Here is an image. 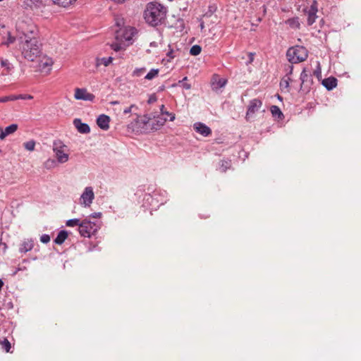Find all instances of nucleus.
<instances>
[{"label": "nucleus", "instance_id": "54", "mask_svg": "<svg viewBox=\"0 0 361 361\" xmlns=\"http://www.w3.org/2000/svg\"><path fill=\"white\" fill-rule=\"evenodd\" d=\"M200 27H201V29H203V28H204V24H203V23H202L200 24Z\"/></svg>", "mask_w": 361, "mask_h": 361}, {"label": "nucleus", "instance_id": "32", "mask_svg": "<svg viewBox=\"0 0 361 361\" xmlns=\"http://www.w3.org/2000/svg\"><path fill=\"white\" fill-rule=\"evenodd\" d=\"M202 51V48L200 45H197V44H195V45H193L190 49V54L192 55V56H197L200 54Z\"/></svg>", "mask_w": 361, "mask_h": 361}, {"label": "nucleus", "instance_id": "31", "mask_svg": "<svg viewBox=\"0 0 361 361\" xmlns=\"http://www.w3.org/2000/svg\"><path fill=\"white\" fill-rule=\"evenodd\" d=\"M0 344L1 345L2 348L6 350V352H7V353L10 352L11 345L7 338H4L3 340H0Z\"/></svg>", "mask_w": 361, "mask_h": 361}, {"label": "nucleus", "instance_id": "45", "mask_svg": "<svg viewBox=\"0 0 361 361\" xmlns=\"http://www.w3.org/2000/svg\"><path fill=\"white\" fill-rule=\"evenodd\" d=\"M102 216V213L101 212H94V213H92V214H90V217H92V218H100Z\"/></svg>", "mask_w": 361, "mask_h": 361}, {"label": "nucleus", "instance_id": "5", "mask_svg": "<svg viewBox=\"0 0 361 361\" xmlns=\"http://www.w3.org/2000/svg\"><path fill=\"white\" fill-rule=\"evenodd\" d=\"M137 34V30L134 27H125L117 32L116 39L121 42H127V45L132 44L135 40L134 37Z\"/></svg>", "mask_w": 361, "mask_h": 361}, {"label": "nucleus", "instance_id": "1", "mask_svg": "<svg viewBox=\"0 0 361 361\" xmlns=\"http://www.w3.org/2000/svg\"><path fill=\"white\" fill-rule=\"evenodd\" d=\"M33 34L34 30L30 29L23 31V35L19 37L22 54L30 61H34L41 53V44Z\"/></svg>", "mask_w": 361, "mask_h": 361}, {"label": "nucleus", "instance_id": "18", "mask_svg": "<svg viewBox=\"0 0 361 361\" xmlns=\"http://www.w3.org/2000/svg\"><path fill=\"white\" fill-rule=\"evenodd\" d=\"M322 85L328 90H331L337 85V80L334 77L325 78L322 81Z\"/></svg>", "mask_w": 361, "mask_h": 361}, {"label": "nucleus", "instance_id": "25", "mask_svg": "<svg viewBox=\"0 0 361 361\" xmlns=\"http://www.w3.org/2000/svg\"><path fill=\"white\" fill-rule=\"evenodd\" d=\"M81 222L82 221L79 219H71L66 221V226L68 227L78 226V228H80Z\"/></svg>", "mask_w": 361, "mask_h": 361}, {"label": "nucleus", "instance_id": "55", "mask_svg": "<svg viewBox=\"0 0 361 361\" xmlns=\"http://www.w3.org/2000/svg\"><path fill=\"white\" fill-rule=\"evenodd\" d=\"M20 270H22V269H21V268H18V269H17V271H15L14 274H16L17 273V271H20Z\"/></svg>", "mask_w": 361, "mask_h": 361}, {"label": "nucleus", "instance_id": "38", "mask_svg": "<svg viewBox=\"0 0 361 361\" xmlns=\"http://www.w3.org/2000/svg\"><path fill=\"white\" fill-rule=\"evenodd\" d=\"M188 80L187 77L183 78V80H179L178 83L182 84V87L185 90H190L191 88V85L189 83L185 82V81Z\"/></svg>", "mask_w": 361, "mask_h": 361}, {"label": "nucleus", "instance_id": "28", "mask_svg": "<svg viewBox=\"0 0 361 361\" xmlns=\"http://www.w3.org/2000/svg\"><path fill=\"white\" fill-rule=\"evenodd\" d=\"M35 144H36L35 141L33 140H31L24 142L23 146L25 149H27L30 152H32L35 150Z\"/></svg>", "mask_w": 361, "mask_h": 361}, {"label": "nucleus", "instance_id": "19", "mask_svg": "<svg viewBox=\"0 0 361 361\" xmlns=\"http://www.w3.org/2000/svg\"><path fill=\"white\" fill-rule=\"evenodd\" d=\"M34 247V243L32 240H26L23 241L19 248V251L21 253H25L30 251Z\"/></svg>", "mask_w": 361, "mask_h": 361}, {"label": "nucleus", "instance_id": "46", "mask_svg": "<svg viewBox=\"0 0 361 361\" xmlns=\"http://www.w3.org/2000/svg\"><path fill=\"white\" fill-rule=\"evenodd\" d=\"M167 56H169L170 59H173L175 57V55L173 54V50H170L167 53Z\"/></svg>", "mask_w": 361, "mask_h": 361}, {"label": "nucleus", "instance_id": "39", "mask_svg": "<svg viewBox=\"0 0 361 361\" xmlns=\"http://www.w3.org/2000/svg\"><path fill=\"white\" fill-rule=\"evenodd\" d=\"M111 49L113 50H114L115 51H118L123 49V47L122 44L115 42L111 44Z\"/></svg>", "mask_w": 361, "mask_h": 361}, {"label": "nucleus", "instance_id": "11", "mask_svg": "<svg viewBox=\"0 0 361 361\" xmlns=\"http://www.w3.org/2000/svg\"><path fill=\"white\" fill-rule=\"evenodd\" d=\"M194 130L204 137H208L212 134V130L204 123L197 122L193 125Z\"/></svg>", "mask_w": 361, "mask_h": 361}, {"label": "nucleus", "instance_id": "34", "mask_svg": "<svg viewBox=\"0 0 361 361\" xmlns=\"http://www.w3.org/2000/svg\"><path fill=\"white\" fill-rule=\"evenodd\" d=\"M146 71L145 68H137L133 72V75L135 77L141 76Z\"/></svg>", "mask_w": 361, "mask_h": 361}, {"label": "nucleus", "instance_id": "27", "mask_svg": "<svg viewBox=\"0 0 361 361\" xmlns=\"http://www.w3.org/2000/svg\"><path fill=\"white\" fill-rule=\"evenodd\" d=\"M19 98H23L21 95H9L0 97V102H7L9 101H14L19 99Z\"/></svg>", "mask_w": 361, "mask_h": 361}, {"label": "nucleus", "instance_id": "43", "mask_svg": "<svg viewBox=\"0 0 361 361\" xmlns=\"http://www.w3.org/2000/svg\"><path fill=\"white\" fill-rule=\"evenodd\" d=\"M254 56L255 54L253 53L250 52L248 54V61H247V64L252 63V61H254Z\"/></svg>", "mask_w": 361, "mask_h": 361}, {"label": "nucleus", "instance_id": "53", "mask_svg": "<svg viewBox=\"0 0 361 361\" xmlns=\"http://www.w3.org/2000/svg\"><path fill=\"white\" fill-rule=\"evenodd\" d=\"M111 104H118V102H117V101H116V102H111Z\"/></svg>", "mask_w": 361, "mask_h": 361}, {"label": "nucleus", "instance_id": "10", "mask_svg": "<svg viewBox=\"0 0 361 361\" xmlns=\"http://www.w3.org/2000/svg\"><path fill=\"white\" fill-rule=\"evenodd\" d=\"M158 195L159 192L157 191H154L153 192V195L146 194L143 199L145 204H147L149 207H151L152 209L159 207L160 204H164V201L161 200V202L159 203V200H157Z\"/></svg>", "mask_w": 361, "mask_h": 361}, {"label": "nucleus", "instance_id": "17", "mask_svg": "<svg viewBox=\"0 0 361 361\" xmlns=\"http://www.w3.org/2000/svg\"><path fill=\"white\" fill-rule=\"evenodd\" d=\"M227 82V80L224 78H220L217 76L214 77L212 80V87L213 90H218L224 87Z\"/></svg>", "mask_w": 361, "mask_h": 361}, {"label": "nucleus", "instance_id": "22", "mask_svg": "<svg viewBox=\"0 0 361 361\" xmlns=\"http://www.w3.org/2000/svg\"><path fill=\"white\" fill-rule=\"evenodd\" d=\"M271 113L272 116L279 119H281L283 117V114L279 106L273 105L271 106Z\"/></svg>", "mask_w": 361, "mask_h": 361}, {"label": "nucleus", "instance_id": "21", "mask_svg": "<svg viewBox=\"0 0 361 361\" xmlns=\"http://www.w3.org/2000/svg\"><path fill=\"white\" fill-rule=\"evenodd\" d=\"M53 65V61L50 58L44 59V60H42L40 61L39 64V67L42 71H49L51 69V67Z\"/></svg>", "mask_w": 361, "mask_h": 361}, {"label": "nucleus", "instance_id": "33", "mask_svg": "<svg viewBox=\"0 0 361 361\" xmlns=\"http://www.w3.org/2000/svg\"><path fill=\"white\" fill-rule=\"evenodd\" d=\"M231 167V161L230 160H223L221 161V164L220 166V170L222 172H225L228 169Z\"/></svg>", "mask_w": 361, "mask_h": 361}, {"label": "nucleus", "instance_id": "13", "mask_svg": "<svg viewBox=\"0 0 361 361\" xmlns=\"http://www.w3.org/2000/svg\"><path fill=\"white\" fill-rule=\"evenodd\" d=\"M109 116L105 114H101L97 119V126L102 130H106L109 128Z\"/></svg>", "mask_w": 361, "mask_h": 361}, {"label": "nucleus", "instance_id": "37", "mask_svg": "<svg viewBox=\"0 0 361 361\" xmlns=\"http://www.w3.org/2000/svg\"><path fill=\"white\" fill-rule=\"evenodd\" d=\"M167 121V118H162L161 116H157L156 118H155V122H156V124L158 126H163L165 123Z\"/></svg>", "mask_w": 361, "mask_h": 361}, {"label": "nucleus", "instance_id": "52", "mask_svg": "<svg viewBox=\"0 0 361 361\" xmlns=\"http://www.w3.org/2000/svg\"><path fill=\"white\" fill-rule=\"evenodd\" d=\"M314 73L317 74V75L320 74V70H319L318 71H315Z\"/></svg>", "mask_w": 361, "mask_h": 361}, {"label": "nucleus", "instance_id": "9", "mask_svg": "<svg viewBox=\"0 0 361 361\" xmlns=\"http://www.w3.org/2000/svg\"><path fill=\"white\" fill-rule=\"evenodd\" d=\"M74 97L77 100L92 102L94 99L95 96L93 94L88 92L85 88H76L75 90Z\"/></svg>", "mask_w": 361, "mask_h": 361}, {"label": "nucleus", "instance_id": "56", "mask_svg": "<svg viewBox=\"0 0 361 361\" xmlns=\"http://www.w3.org/2000/svg\"><path fill=\"white\" fill-rule=\"evenodd\" d=\"M278 99L282 100V97L280 95H278Z\"/></svg>", "mask_w": 361, "mask_h": 361}, {"label": "nucleus", "instance_id": "50", "mask_svg": "<svg viewBox=\"0 0 361 361\" xmlns=\"http://www.w3.org/2000/svg\"><path fill=\"white\" fill-rule=\"evenodd\" d=\"M113 1L116 3H118V4H122V3L125 2L126 0H113Z\"/></svg>", "mask_w": 361, "mask_h": 361}, {"label": "nucleus", "instance_id": "12", "mask_svg": "<svg viewBox=\"0 0 361 361\" xmlns=\"http://www.w3.org/2000/svg\"><path fill=\"white\" fill-rule=\"evenodd\" d=\"M73 124L78 131L80 133L87 134L90 132V128L88 124L82 123L80 118H75L73 121Z\"/></svg>", "mask_w": 361, "mask_h": 361}, {"label": "nucleus", "instance_id": "2", "mask_svg": "<svg viewBox=\"0 0 361 361\" xmlns=\"http://www.w3.org/2000/svg\"><path fill=\"white\" fill-rule=\"evenodd\" d=\"M166 13V6L157 2H150L145 9L144 18L147 24L155 27L164 22Z\"/></svg>", "mask_w": 361, "mask_h": 361}, {"label": "nucleus", "instance_id": "49", "mask_svg": "<svg viewBox=\"0 0 361 361\" xmlns=\"http://www.w3.org/2000/svg\"><path fill=\"white\" fill-rule=\"evenodd\" d=\"M156 100V98L155 97H150L148 102L149 103H152V102H154V101Z\"/></svg>", "mask_w": 361, "mask_h": 361}, {"label": "nucleus", "instance_id": "30", "mask_svg": "<svg viewBox=\"0 0 361 361\" xmlns=\"http://www.w3.org/2000/svg\"><path fill=\"white\" fill-rule=\"evenodd\" d=\"M57 160H54L53 159H48L44 164V167L47 169H51L54 168L56 166Z\"/></svg>", "mask_w": 361, "mask_h": 361}, {"label": "nucleus", "instance_id": "44", "mask_svg": "<svg viewBox=\"0 0 361 361\" xmlns=\"http://www.w3.org/2000/svg\"><path fill=\"white\" fill-rule=\"evenodd\" d=\"M160 112L161 115H166L169 114V112L165 110V106L164 104L160 106Z\"/></svg>", "mask_w": 361, "mask_h": 361}, {"label": "nucleus", "instance_id": "48", "mask_svg": "<svg viewBox=\"0 0 361 361\" xmlns=\"http://www.w3.org/2000/svg\"><path fill=\"white\" fill-rule=\"evenodd\" d=\"M23 98V99H32V96L31 95H27V96H23L22 94H20Z\"/></svg>", "mask_w": 361, "mask_h": 361}, {"label": "nucleus", "instance_id": "3", "mask_svg": "<svg viewBox=\"0 0 361 361\" xmlns=\"http://www.w3.org/2000/svg\"><path fill=\"white\" fill-rule=\"evenodd\" d=\"M307 49L302 46L290 47L286 52L287 59L291 63L304 61L307 58Z\"/></svg>", "mask_w": 361, "mask_h": 361}, {"label": "nucleus", "instance_id": "8", "mask_svg": "<svg viewBox=\"0 0 361 361\" xmlns=\"http://www.w3.org/2000/svg\"><path fill=\"white\" fill-rule=\"evenodd\" d=\"M262 106V102L258 99H253L250 101L247 110L246 112L245 118L247 121L257 112Z\"/></svg>", "mask_w": 361, "mask_h": 361}, {"label": "nucleus", "instance_id": "40", "mask_svg": "<svg viewBox=\"0 0 361 361\" xmlns=\"http://www.w3.org/2000/svg\"><path fill=\"white\" fill-rule=\"evenodd\" d=\"M289 80L290 78H287V79H283L281 82H280V87L283 89V88H288V86H289Z\"/></svg>", "mask_w": 361, "mask_h": 361}, {"label": "nucleus", "instance_id": "4", "mask_svg": "<svg viewBox=\"0 0 361 361\" xmlns=\"http://www.w3.org/2000/svg\"><path fill=\"white\" fill-rule=\"evenodd\" d=\"M53 152H54L57 162L64 164L69 159L68 147L61 140H54L53 142Z\"/></svg>", "mask_w": 361, "mask_h": 361}, {"label": "nucleus", "instance_id": "41", "mask_svg": "<svg viewBox=\"0 0 361 361\" xmlns=\"http://www.w3.org/2000/svg\"><path fill=\"white\" fill-rule=\"evenodd\" d=\"M40 240L43 243H47L50 241V236L48 234H43L40 237Z\"/></svg>", "mask_w": 361, "mask_h": 361}, {"label": "nucleus", "instance_id": "20", "mask_svg": "<svg viewBox=\"0 0 361 361\" xmlns=\"http://www.w3.org/2000/svg\"><path fill=\"white\" fill-rule=\"evenodd\" d=\"M68 238V232L66 231H60L56 238L54 239V243L57 245H61L64 243L66 239Z\"/></svg>", "mask_w": 361, "mask_h": 361}, {"label": "nucleus", "instance_id": "23", "mask_svg": "<svg viewBox=\"0 0 361 361\" xmlns=\"http://www.w3.org/2000/svg\"><path fill=\"white\" fill-rule=\"evenodd\" d=\"M1 67L4 68L6 71V75L9 74L11 71L13 69V65L9 62L8 59H1Z\"/></svg>", "mask_w": 361, "mask_h": 361}, {"label": "nucleus", "instance_id": "7", "mask_svg": "<svg viewBox=\"0 0 361 361\" xmlns=\"http://www.w3.org/2000/svg\"><path fill=\"white\" fill-rule=\"evenodd\" d=\"M94 199V193L91 186H87L80 197V204L84 207H89Z\"/></svg>", "mask_w": 361, "mask_h": 361}, {"label": "nucleus", "instance_id": "14", "mask_svg": "<svg viewBox=\"0 0 361 361\" xmlns=\"http://www.w3.org/2000/svg\"><path fill=\"white\" fill-rule=\"evenodd\" d=\"M317 8L316 5V2H314L312 5H311L309 11L307 12V24L309 25H312L316 20L317 18Z\"/></svg>", "mask_w": 361, "mask_h": 361}, {"label": "nucleus", "instance_id": "42", "mask_svg": "<svg viewBox=\"0 0 361 361\" xmlns=\"http://www.w3.org/2000/svg\"><path fill=\"white\" fill-rule=\"evenodd\" d=\"M133 108H136L137 109V106L135 104L130 105L129 107L126 108L123 110V114H128L130 113Z\"/></svg>", "mask_w": 361, "mask_h": 361}, {"label": "nucleus", "instance_id": "51", "mask_svg": "<svg viewBox=\"0 0 361 361\" xmlns=\"http://www.w3.org/2000/svg\"><path fill=\"white\" fill-rule=\"evenodd\" d=\"M292 71H293V66H290V71L288 72V74H291L292 73Z\"/></svg>", "mask_w": 361, "mask_h": 361}, {"label": "nucleus", "instance_id": "47", "mask_svg": "<svg viewBox=\"0 0 361 361\" xmlns=\"http://www.w3.org/2000/svg\"><path fill=\"white\" fill-rule=\"evenodd\" d=\"M167 116H169L170 121H173L176 118L175 114L173 113L169 112V114H167Z\"/></svg>", "mask_w": 361, "mask_h": 361}, {"label": "nucleus", "instance_id": "29", "mask_svg": "<svg viewBox=\"0 0 361 361\" xmlns=\"http://www.w3.org/2000/svg\"><path fill=\"white\" fill-rule=\"evenodd\" d=\"M53 2L56 4L61 5L63 7H66L70 4L75 2L76 0H52Z\"/></svg>", "mask_w": 361, "mask_h": 361}, {"label": "nucleus", "instance_id": "15", "mask_svg": "<svg viewBox=\"0 0 361 361\" xmlns=\"http://www.w3.org/2000/svg\"><path fill=\"white\" fill-rule=\"evenodd\" d=\"M18 129L17 124H11L7 126L5 129L0 127V140H4L5 137L13 133Z\"/></svg>", "mask_w": 361, "mask_h": 361}, {"label": "nucleus", "instance_id": "16", "mask_svg": "<svg viewBox=\"0 0 361 361\" xmlns=\"http://www.w3.org/2000/svg\"><path fill=\"white\" fill-rule=\"evenodd\" d=\"M301 87L302 86H310L312 83V76L310 71L304 68L300 74Z\"/></svg>", "mask_w": 361, "mask_h": 361}, {"label": "nucleus", "instance_id": "26", "mask_svg": "<svg viewBox=\"0 0 361 361\" xmlns=\"http://www.w3.org/2000/svg\"><path fill=\"white\" fill-rule=\"evenodd\" d=\"M159 70L158 68H152L145 75V78L148 80H151L157 77L159 74Z\"/></svg>", "mask_w": 361, "mask_h": 361}, {"label": "nucleus", "instance_id": "6", "mask_svg": "<svg viewBox=\"0 0 361 361\" xmlns=\"http://www.w3.org/2000/svg\"><path fill=\"white\" fill-rule=\"evenodd\" d=\"M97 229V224L86 218L82 221L80 228H78V230L81 236L89 238L92 234L94 233Z\"/></svg>", "mask_w": 361, "mask_h": 361}, {"label": "nucleus", "instance_id": "35", "mask_svg": "<svg viewBox=\"0 0 361 361\" xmlns=\"http://www.w3.org/2000/svg\"><path fill=\"white\" fill-rule=\"evenodd\" d=\"M288 23L289 24V25L292 27H295V28H298L300 27V23L298 22V18H293V19H289L288 20Z\"/></svg>", "mask_w": 361, "mask_h": 361}, {"label": "nucleus", "instance_id": "36", "mask_svg": "<svg viewBox=\"0 0 361 361\" xmlns=\"http://www.w3.org/2000/svg\"><path fill=\"white\" fill-rule=\"evenodd\" d=\"M15 39H16L15 37L11 36L10 32H8V37H7L6 39L2 42V44L8 46L11 44H13L15 42Z\"/></svg>", "mask_w": 361, "mask_h": 361}, {"label": "nucleus", "instance_id": "24", "mask_svg": "<svg viewBox=\"0 0 361 361\" xmlns=\"http://www.w3.org/2000/svg\"><path fill=\"white\" fill-rule=\"evenodd\" d=\"M112 61L113 58L111 56L97 59L96 66H99L103 64L104 66H108L112 62Z\"/></svg>", "mask_w": 361, "mask_h": 361}]
</instances>
